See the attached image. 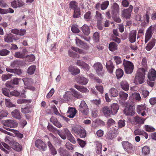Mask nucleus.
<instances>
[{
    "label": "nucleus",
    "mask_w": 156,
    "mask_h": 156,
    "mask_svg": "<svg viewBox=\"0 0 156 156\" xmlns=\"http://www.w3.org/2000/svg\"><path fill=\"white\" fill-rule=\"evenodd\" d=\"M36 69V66L34 65H33L28 68L27 71V73L30 75L33 74L34 73Z\"/></svg>",
    "instance_id": "46"
},
{
    "label": "nucleus",
    "mask_w": 156,
    "mask_h": 156,
    "mask_svg": "<svg viewBox=\"0 0 156 156\" xmlns=\"http://www.w3.org/2000/svg\"><path fill=\"white\" fill-rule=\"evenodd\" d=\"M50 121L56 126L58 128H61L62 127V125L56 119L53 117H51L50 119Z\"/></svg>",
    "instance_id": "37"
},
{
    "label": "nucleus",
    "mask_w": 156,
    "mask_h": 156,
    "mask_svg": "<svg viewBox=\"0 0 156 156\" xmlns=\"http://www.w3.org/2000/svg\"><path fill=\"white\" fill-rule=\"evenodd\" d=\"M119 95L121 99L124 100H126L128 97V94L123 91L119 92Z\"/></svg>",
    "instance_id": "48"
},
{
    "label": "nucleus",
    "mask_w": 156,
    "mask_h": 156,
    "mask_svg": "<svg viewBox=\"0 0 156 156\" xmlns=\"http://www.w3.org/2000/svg\"><path fill=\"white\" fill-rule=\"evenodd\" d=\"M124 112L126 115H133L135 114L134 107L131 105H127L124 110Z\"/></svg>",
    "instance_id": "8"
},
{
    "label": "nucleus",
    "mask_w": 156,
    "mask_h": 156,
    "mask_svg": "<svg viewBox=\"0 0 156 156\" xmlns=\"http://www.w3.org/2000/svg\"><path fill=\"white\" fill-rule=\"evenodd\" d=\"M155 43V39H152L147 44L146 47V49L148 51H150L154 46Z\"/></svg>",
    "instance_id": "31"
},
{
    "label": "nucleus",
    "mask_w": 156,
    "mask_h": 156,
    "mask_svg": "<svg viewBox=\"0 0 156 156\" xmlns=\"http://www.w3.org/2000/svg\"><path fill=\"white\" fill-rule=\"evenodd\" d=\"M125 120H119L118 122L119 127L121 128L124 127L125 125Z\"/></svg>",
    "instance_id": "62"
},
{
    "label": "nucleus",
    "mask_w": 156,
    "mask_h": 156,
    "mask_svg": "<svg viewBox=\"0 0 156 156\" xmlns=\"http://www.w3.org/2000/svg\"><path fill=\"white\" fill-rule=\"evenodd\" d=\"M123 74L124 72L122 69H116V75L117 79H119L121 78L123 76Z\"/></svg>",
    "instance_id": "45"
},
{
    "label": "nucleus",
    "mask_w": 156,
    "mask_h": 156,
    "mask_svg": "<svg viewBox=\"0 0 156 156\" xmlns=\"http://www.w3.org/2000/svg\"><path fill=\"white\" fill-rule=\"evenodd\" d=\"M9 53V51L5 49H3L0 51V55L1 56H6L8 55Z\"/></svg>",
    "instance_id": "52"
},
{
    "label": "nucleus",
    "mask_w": 156,
    "mask_h": 156,
    "mask_svg": "<svg viewBox=\"0 0 156 156\" xmlns=\"http://www.w3.org/2000/svg\"><path fill=\"white\" fill-rule=\"evenodd\" d=\"M141 64L143 66V67L140 68V69H147V62L146 58H143L142 59V61L141 62Z\"/></svg>",
    "instance_id": "60"
},
{
    "label": "nucleus",
    "mask_w": 156,
    "mask_h": 156,
    "mask_svg": "<svg viewBox=\"0 0 156 156\" xmlns=\"http://www.w3.org/2000/svg\"><path fill=\"white\" fill-rule=\"evenodd\" d=\"M105 137L108 140H112L115 138V136L112 131H110L107 133Z\"/></svg>",
    "instance_id": "41"
},
{
    "label": "nucleus",
    "mask_w": 156,
    "mask_h": 156,
    "mask_svg": "<svg viewBox=\"0 0 156 156\" xmlns=\"http://www.w3.org/2000/svg\"><path fill=\"white\" fill-rule=\"evenodd\" d=\"M66 134L67 135L68 140L73 144L76 143L75 139L72 135L70 131L67 128H65L64 130Z\"/></svg>",
    "instance_id": "15"
},
{
    "label": "nucleus",
    "mask_w": 156,
    "mask_h": 156,
    "mask_svg": "<svg viewBox=\"0 0 156 156\" xmlns=\"http://www.w3.org/2000/svg\"><path fill=\"white\" fill-rule=\"evenodd\" d=\"M147 77L148 79L154 81L156 77V71L154 69H150L148 73Z\"/></svg>",
    "instance_id": "18"
},
{
    "label": "nucleus",
    "mask_w": 156,
    "mask_h": 156,
    "mask_svg": "<svg viewBox=\"0 0 156 156\" xmlns=\"http://www.w3.org/2000/svg\"><path fill=\"white\" fill-rule=\"evenodd\" d=\"M122 146L124 150L128 153H130L133 150V145L128 141L122 142Z\"/></svg>",
    "instance_id": "7"
},
{
    "label": "nucleus",
    "mask_w": 156,
    "mask_h": 156,
    "mask_svg": "<svg viewBox=\"0 0 156 156\" xmlns=\"http://www.w3.org/2000/svg\"><path fill=\"white\" fill-rule=\"evenodd\" d=\"M26 30H18L17 29H12L11 30L12 33L16 35L23 36L25 34Z\"/></svg>",
    "instance_id": "28"
},
{
    "label": "nucleus",
    "mask_w": 156,
    "mask_h": 156,
    "mask_svg": "<svg viewBox=\"0 0 156 156\" xmlns=\"http://www.w3.org/2000/svg\"><path fill=\"white\" fill-rule=\"evenodd\" d=\"M74 87L82 93L88 92L89 90L84 87L80 86L77 85H75Z\"/></svg>",
    "instance_id": "36"
},
{
    "label": "nucleus",
    "mask_w": 156,
    "mask_h": 156,
    "mask_svg": "<svg viewBox=\"0 0 156 156\" xmlns=\"http://www.w3.org/2000/svg\"><path fill=\"white\" fill-rule=\"evenodd\" d=\"M76 80L77 83L83 85H86L88 82V78L80 76H78L77 77Z\"/></svg>",
    "instance_id": "16"
},
{
    "label": "nucleus",
    "mask_w": 156,
    "mask_h": 156,
    "mask_svg": "<svg viewBox=\"0 0 156 156\" xmlns=\"http://www.w3.org/2000/svg\"><path fill=\"white\" fill-rule=\"evenodd\" d=\"M109 49L111 51H114L117 49V44L114 42H112L109 45Z\"/></svg>",
    "instance_id": "44"
},
{
    "label": "nucleus",
    "mask_w": 156,
    "mask_h": 156,
    "mask_svg": "<svg viewBox=\"0 0 156 156\" xmlns=\"http://www.w3.org/2000/svg\"><path fill=\"white\" fill-rule=\"evenodd\" d=\"M24 4L22 1H20L18 0L16 1L14 0L11 2V6L14 8L21 7Z\"/></svg>",
    "instance_id": "24"
},
{
    "label": "nucleus",
    "mask_w": 156,
    "mask_h": 156,
    "mask_svg": "<svg viewBox=\"0 0 156 156\" xmlns=\"http://www.w3.org/2000/svg\"><path fill=\"white\" fill-rule=\"evenodd\" d=\"M79 110L83 114L87 115L89 112V109L87 106L85 102L82 101L79 106Z\"/></svg>",
    "instance_id": "9"
},
{
    "label": "nucleus",
    "mask_w": 156,
    "mask_h": 156,
    "mask_svg": "<svg viewBox=\"0 0 156 156\" xmlns=\"http://www.w3.org/2000/svg\"><path fill=\"white\" fill-rule=\"evenodd\" d=\"M78 134L80 135L81 138H85L86 136V133L85 130L82 128Z\"/></svg>",
    "instance_id": "56"
},
{
    "label": "nucleus",
    "mask_w": 156,
    "mask_h": 156,
    "mask_svg": "<svg viewBox=\"0 0 156 156\" xmlns=\"http://www.w3.org/2000/svg\"><path fill=\"white\" fill-rule=\"evenodd\" d=\"M81 29L84 34L88 35L90 33L89 27L86 24H84L81 28Z\"/></svg>",
    "instance_id": "32"
},
{
    "label": "nucleus",
    "mask_w": 156,
    "mask_h": 156,
    "mask_svg": "<svg viewBox=\"0 0 156 156\" xmlns=\"http://www.w3.org/2000/svg\"><path fill=\"white\" fill-rule=\"evenodd\" d=\"M147 108L146 105H138L136 107L137 112L142 116H144L146 115V112L147 111Z\"/></svg>",
    "instance_id": "10"
},
{
    "label": "nucleus",
    "mask_w": 156,
    "mask_h": 156,
    "mask_svg": "<svg viewBox=\"0 0 156 156\" xmlns=\"http://www.w3.org/2000/svg\"><path fill=\"white\" fill-rule=\"evenodd\" d=\"M136 30H133L130 31L129 34V41L132 43L136 41Z\"/></svg>",
    "instance_id": "17"
},
{
    "label": "nucleus",
    "mask_w": 156,
    "mask_h": 156,
    "mask_svg": "<svg viewBox=\"0 0 156 156\" xmlns=\"http://www.w3.org/2000/svg\"><path fill=\"white\" fill-rule=\"evenodd\" d=\"M106 67L108 71L110 73H112L114 69L112 62L111 61H109L106 63Z\"/></svg>",
    "instance_id": "30"
},
{
    "label": "nucleus",
    "mask_w": 156,
    "mask_h": 156,
    "mask_svg": "<svg viewBox=\"0 0 156 156\" xmlns=\"http://www.w3.org/2000/svg\"><path fill=\"white\" fill-rule=\"evenodd\" d=\"M113 59L115 61L116 64L118 65L122 62L121 58L118 56H115L113 57Z\"/></svg>",
    "instance_id": "64"
},
{
    "label": "nucleus",
    "mask_w": 156,
    "mask_h": 156,
    "mask_svg": "<svg viewBox=\"0 0 156 156\" xmlns=\"http://www.w3.org/2000/svg\"><path fill=\"white\" fill-rule=\"evenodd\" d=\"M76 112V110L74 108L69 107L67 112V113L69 114L67 116L70 118H72L75 115Z\"/></svg>",
    "instance_id": "23"
},
{
    "label": "nucleus",
    "mask_w": 156,
    "mask_h": 156,
    "mask_svg": "<svg viewBox=\"0 0 156 156\" xmlns=\"http://www.w3.org/2000/svg\"><path fill=\"white\" fill-rule=\"evenodd\" d=\"M96 146V152L98 154H100L101 151L102 144L99 141H96L95 142Z\"/></svg>",
    "instance_id": "42"
},
{
    "label": "nucleus",
    "mask_w": 156,
    "mask_h": 156,
    "mask_svg": "<svg viewBox=\"0 0 156 156\" xmlns=\"http://www.w3.org/2000/svg\"><path fill=\"white\" fill-rule=\"evenodd\" d=\"M154 29V28L153 27L151 26L147 30L145 34V42L146 43H147L151 38L152 34H153V31Z\"/></svg>",
    "instance_id": "12"
},
{
    "label": "nucleus",
    "mask_w": 156,
    "mask_h": 156,
    "mask_svg": "<svg viewBox=\"0 0 156 156\" xmlns=\"http://www.w3.org/2000/svg\"><path fill=\"white\" fill-rule=\"evenodd\" d=\"M71 49L72 50H73L77 52H78L79 53L83 54H85V52H84V51H83L82 50H81L80 48H79L77 47H71Z\"/></svg>",
    "instance_id": "59"
},
{
    "label": "nucleus",
    "mask_w": 156,
    "mask_h": 156,
    "mask_svg": "<svg viewBox=\"0 0 156 156\" xmlns=\"http://www.w3.org/2000/svg\"><path fill=\"white\" fill-rule=\"evenodd\" d=\"M12 76V75L11 74H3L2 76V80L3 81H5L11 78Z\"/></svg>",
    "instance_id": "53"
},
{
    "label": "nucleus",
    "mask_w": 156,
    "mask_h": 156,
    "mask_svg": "<svg viewBox=\"0 0 156 156\" xmlns=\"http://www.w3.org/2000/svg\"><path fill=\"white\" fill-rule=\"evenodd\" d=\"M82 128L79 126H73L72 128L71 132L73 133H74L78 134Z\"/></svg>",
    "instance_id": "43"
},
{
    "label": "nucleus",
    "mask_w": 156,
    "mask_h": 156,
    "mask_svg": "<svg viewBox=\"0 0 156 156\" xmlns=\"http://www.w3.org/2000/svg\"><path fill=\"white\" fill-rule=\"evenodd\" d=\"M147 71V69H145L139 68L136 74L135 82L140 84L143 83L144 81L145 72Z\"/></svg>",
    "instance_id": "1"
},
{
    "label": "nucleus",
    "mask_w": 156,
    "mask_h": 156,
    "mask_svg": "<svg viewBox=\"0 0 156 156\" xmlns=\"http://www.w3.org/2000/svg\"><path fill=\"white\" fill-rule=\"evenodd\" d=\"M133 99L136 101H140L142 100L140 93L138 92H136L132 94Z\"/></svg>",
    "instance_id": "39"
},
{
    "label": "nucleus",
    "mask_w": 156,
    "mask_h": 156,
    "mask_svg": "<svg viewBox=\"0 0 156 156\" xmlns=\"http://www.w3.org/2000/svg\"><path fill=\"white\" fill-rule=\"evenodd\" d=\"M115 124V121L112 118L109 119L107 122V124L108 126L110 127L114 125Z\"/></svg>",
    "instance_id": "63"
},
{
    "label": "nucleus",
    "mask_w": 156,
    "mask_h": 156,
    "mask_svg": "<svg viewBox=\"0 0 156 156\" xmlns=\"http://www.w3.org/2000/svg\"><path fill=\"white\" fill-rule=\"evenodd\" d=\"M133 8V6L131 5L128 9L123 10L122 13L123 17L126 19H129Z\"/></svg>",
    "instance_id": "11"
},
{
    "label": "nucleus",
    "mask_w": 156,
    "mask_h": 156,
    "mask_svg": "<svg viewBox=\"0 0 156 156\" xmlns=\"http://www.w3.org/2000/svg\"><path fill=\"white\" fill-rule=\"evenodd\" d=\"M4 37L5 41L7 43L12 42L14 39L13 35L11 34H7L4 36Z\"/></svg>",
    "instance_id": "29"
},
{
    "label": "nucleus",
    "mask_w": 156,
    "mask_h": 156,
    "mask_svg": "<svg viewBox=\"0 0 156 156\" xmlns=\"http://www.w3.org/2000/svg\"><path fill=\"white\" fill-rule=\"evenodd\" d=\"M75 41L76 44L78 47L84 49H87L89 48V46L86 43L83 42L77 37H76Z\"/></svg>",
    "instance_id": "14"
},
{
    "label": "nucleus",
    "mask_w": 156,
    "mask_h": 156,
    "mask_svg": "<svg viewBox=\"0 0 156 156\" xmlns=\"http://www.w3.org/2000/svg\"><path fill=\"white\" fill-rule=\"evenodd\" d=\"M10 145L15 150L18 151H20L21 149V145L18 142L14 140H12L9 142Z\"/></svg>",
    "instance_id": "19"
},
{
    "label": "nucleus",
    "mask_w": 156,
    "mask_h": 156,
    "mask_svg": "<svg viewBox=\"0 0 156 156\" xmlns=\"http://www.w3.org/2000/svg\"><path fill=\"white\" fill-rule=\"evenodd\" d=\"M112 13L113 14H117L119 11V5L116 3H113L112 8Z\"/></svg>",
    "instance_id": "25"
},
{
    "label": "nucleus",
    "mask_w": 156,
    "mask_h": 156,
    "mask_svg": "<svg viewBox=\"0 0 156 156\" xmlns=\"http://www.w3.org/2000/svg\"><path fill=\"white\" fill-rule=\"evenodd\" d=\"M135 122L138 124H143L145 120L141 117L136 116L134 117Z\"/></svg>",
    "instance_id": "40"
},
{
    "label": "nucleus",
    "mask_w": 156,
    "mask_h": 156,
    "mask_svg": "<svg viewBox=\"0 0 156 156\" xmlns=\"http://www.w3.org/2000/svg\"><path fill=\"white\" fill-rule=\"evenodd\" d=\"M69 71L71 73V74L75 75L79 74L80 72V70L76 67L70 66L68 68Z\"/></svg>",
    "instance_id": "20"
},
{
    "label": "nucleus",
    "mask_w": 156,
    "mask_h": 156,
    "mask_svg": "<svg viewBox=\"0 0 156 156\" xmlns=\"http://www.w3.org/2000/svg\"><path fill=\"white\" fill-rule=\"evenodd\" d=\"M145 130L147 132H152L154 131L155 129L153 127L148 125L144 126Z\"/></svg>",
    "instance_id": "58"
},
{
    "label": "nucleus",
    "mask_w": 156,
    "mask_h": 156,
    "mask_svg": "<svg viewBox=\"0 0 156 156\" xmlns=\"http://www.w3.org/2000/svg\"><path fill=\"white\" fill-rule=\"evenodd\" d=\"M102 112L104 115L106 117L109 116L112 114V112L109 108L107 106H105L102 108Z\"/></svg>",
    "instance_id": "26"
},
{
    "label": "nucleus",
    "mask_w": 156,
    "mask_h": 156,
    "mask_svg": "<svg viewBox=\"0 0 156 156\" xmlns=\"http://www.w3.org/2000/svg\"><path fill=\"white\" fill-rule=\"evenodd\" d=\"M57 133L61 138L63 140H66V138L67 135L65 133L62 132V131L57 130Z\"/></svg>",
    "instance_id": "54"
},
{
    "label": "nucleus",
    "mask_w": 156,
    "mask_h": 156,
    "mask_svg": "<svg viewBox=\"0 0 156 156\" xmlns=\"http://www.w3.org/2000/svg\"><path fill=\"white\" fill-rule=\"evenodd\" d=\"M5 105L6 106L9 108H11L15 106V105L13 104L9 99H5Z\"/></svg>",
    "instance_id": "51"
},
{
    "label": "nucleus",
    "mask_w": 156,
    "mask_h": 156,
    "mask_svg": "<svg viewBox=\"0 0 156 156\" xmlns=\"http://www.w3.org/2000/svg\"><path fill=\"white\" fill-rule=\"evenodd\" d=\"M3 125L10 128H16L18 125V123L15 120L13 119H7L3 122Z\"/></svg>",
    "instance_id": "6"
},
{
    "label": "nucleus",
    "mask_w": 156,
    "mask_h": 156,
    "mask_svg": "<svg viewBox=\"0 0 156 156\" xmlns=\"http://www.w3.org/2000/svg\"><path fill=\"white\" fill-rule=\"evenodd\" d=\"M58 151L60 156H70L69 152L62 148H60L58 150Z\"/></svg>",
    "instance_id": "33"
},
{
    "label": "nucleus",
    "mask_w": 156,
    "mask_h": 156,
    "mask_svg": "<svg viewBox=\"0 0 156 156\" xmlns=\"http://www.w3.org/2000/svg\"><path fill=\"white\" fill-rule=\"evenodd\" d=\"M78 6V3L76 1H71L69 4V8L73 9L74 10L73 16L74 18H79L80 16V9Z\"/></svg>",
    "instance_id": "2"
},
{
    "label": "nucleus",
    "mask_w": 156,
    "mask_h": 156,
    "mask_svg": "<svg viewBox=\"0 0 156 156\" xmlns=\"http://www.w3.org/2000/svg\"><path fill=\"white\" fill-rule=\"evenodd\" d=\"M93 67L95 70L96 72L99 75L100 74V72L102 71L103 66L102 64L100 62L95 63Z\"/></svg>",
    "instance_id": "21"
},
{
    "label": "nucleus",
    "mask_w": 156,
    "mask_h": 156,
    "mask_svg": "<svg viewBox=\"0 0 156 156\" xmlns=\"http://www.w3.org/2000/svg\"><path fill=\"white\" fill-rule=\"evenodd\" d=\"M76 64L77 65L80 66L81 67L86 70H88L89 69V66L88 65L82 61L77 60Z\"/></svg>",
    "instance_id": "27"
},
{
    "label": "nucleus",
    "mask_w": 156,
    "mask_h": 156,
    "mask_svg": "<svg viewBox=\"0 0 156 156\" xmlns=\"http://www.w3.org/2000/svg\"><path fill=\"white\" fill-rule=\"evenodd\" d=\"M119 109L118 105L117 104H113L111 106L112 115H115Z\"/></svg>",
    "instance_id": "34"
},
{
    "label": "nucleus",
    "mask_w": 156,
    "mask_h": 156,
    "mask_svg": "<svg viewBox=\"0 0 156 156\" xmlns=\"http://www.w3.org/2000/svg\"><path fill=\"white\" fill-rule=\"evenodd\" d=\"M123 64L125 72L128 74L131 73L134 69V66L133 64L131 62L124 59Z\"/></svg>",
    "instance_id": "3"
},
{
    "label": "nucleus",
    "mask_w": 156,
    "mask_h": 156,
    "mask_svg": "<svg viewBox=\"0 0 156 156\" xmlns=\"http://www.w3.org/2000/svg\"><path fill=\"white\" fill-rule=\"evenodd\" d=\"M36 146L40 150L44 151L46 149V145L44 143L40 140H37L35 142Z\"/></svg>",
    "instance_id": "13"
},
{
    "label": "nucleus",
    "mask_w": 156,
    "mask_h": 156,
    "mask_svg": "<svg viewBox=\"0 0 156 156\" xmlns=\"http://www.w3.org/2000/svg\"><path fill=\"white\" fill-rule=\"evenodd\" d=\"M72 94L75 98L77 99H81L83 98V96L79 92H77L74 89H72Z\"/></svg>",
    "instance_id": "38"
},
{
    "label": "nucleus",
    "mask_w": 156,
    "mask_h": 156,
    "mask_svg": "<svg viewBox=\"0 0 156 156\" xmlns=\"http://www.w3.org/2000/svg\"><path fill=\"white\" fill-rule=\"evenodd\" d=\"M22 80L23 82L24 85L26 86L25 88L28 89L32 90H35V88L31 86L33 83L31 79L25 77L23 78Z\"/></svg>",
    "instance_id": "5"
},
{
    "label": "nucleus",
    "mask_w": 156,
    "mask_h": 156,
    "mask_svg": "<svg viewBox=\"0 0 156 156\" xmlns=\"http://www.w3.org/2000/svg\"><path fill=\"white\" fill-rule=\"evenodd\" d=\"M109 92L112 96L116 97L118 95L117 90L114 88H112L109 90Z\"/></svg>",
    "instance_id": "47"
},
{
    "label": "nucleus",
    "mask_w": 156,
    "mask_h": 156,
    "mask_svg": "<svg viewBox=\"0 0 156 156\" xmlns=\"http://www.w3.org/2000/svg\"><path fill=\"white\" fill-rule=\"evenodd\" d=\"M109 4V2L108 1H106L101 4V8L102 10L106 9Z\"/></svg>",
    "instance_id": "50"
},
{
    "label": "nucleus",
    "mask_w": 156,
    "mask_h": 156,
    "mask_svg": "<svg viewBox=\"0 0 156 156\" xmlns=\"http://www.w3.org/2000/svg\"><path fill=\"white\" fill-rule=\"evenodd\" d=\"M150 149L147 146L143 147L142 149V152L143 154L147 155L149 153Z\"/></svg>",
    "instance_id": "49"
},
{
    "label": "nucleus",
    "mask_w": 156,
    "mask_h": 156,
    "mask_svg": "<svg viewBox=\"0 0 156 156\" xmlns=\"http://www.w3.org/2000/svg\"><path fill=\"white\" fill-rule=\"evenodd\" d=\"M11 115L13 118L17 119L20 120L21 118L20 111L17 109H15L12 112Z\"/></svg>",
    "instance_id": "22"
},
{
    "label": "nucleus",
    "mask_w": 156,
    "mask_h": 156,
    "mask_svg": "<svg viewBox=\"0 0 156 156\" xmlns=\"http://www.w3.org/2000/svg\"><path fill=\"white\" fill-rule=\"evenodd\" d=\"M93 39L94 41L96 42H98L99 41V34L98 32H96L94 33Z\"/></svg>",
    "instance_id": "57"
},
{
    "label": "nucleus",
    "mask_w": 156,
    "mask_h": 156,
    "mask_svg": "<svg viewBox=\"0 0 156 156\" xmlns=\"http://www.w3.org/2000/svg\"><path fill=\"white\" fill-rule=\"evenodd\" d=\"M4 129L7 130L12 132L15 134L16 136L20 138H22L23 136V135L22 134L20 133L18 131L14 130L13 129H10L9 128H7L5 127H3V128H0V131L3 133L6 134L7 131H6Z\"/></svg>",
    "instance_id": "4"
},
{
    "label": "nucleus",
    "mask_w": 156,
    "mask_h": 156,
    "mask_svg": "<svg viewBox=\"0 0 156 156\" xmlns=\"http://www.w3.org/2000/svg\"><path fill=\"white\" fill-rule=\"evenodd\" d=\"M77 140L78 144L81 147L83 148L85 147L86 144V143L85 141L82 140L79 138H78L77 139Z\"/></svg>",
    "instance_id": "61"
},
{
    "label": "nucleus",
    "mask_w": 156,
    "mask_h": 156,
    "mask_svg": "<svg viewBox=\"0 0 156 156\" xmlns=\"http://www.w3.org/2000/svg\"><path fill=\"white\" fill-rule=\"evenodd\" d=\"M31 102V100H27V99H20L18 100L17 102L18 104H22L23 103H29Z\"/></svg>",
    "instance_id": "55"
},
{
    "label": "nucleus",
    "mask_w": 156,
    "mask_h": 156,
    "mask_svg": "<svg viewBox=\"0 0 156 156\" xmlns=\"http://www.w3.org/2000/svg\"><path fill=\"white\" fill-rule=\"evenodd\" d=\"M120 86L124 90L127 91L129 90V84L125 80L122 81L121 82Z\"/></svg>",
    "instance_id": "35"
}]
</instances>
